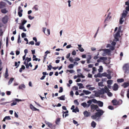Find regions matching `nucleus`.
Segmentation results:
<instances>
[{"label": "nucleus", "mask_w": 129, "mask_h": 129, "mask_svg": "<svg viewBox=\"0 0 129 129\" xmlns=\"http://www.w3.org/2000/svg\"><path fill=\"white\" fill-rule=\"evenodd\" d=\"M64 97V95H63L59 97H58L57 98L58 99H59L60 100H65Z\"/></svg>", "instance_id": "nucleus-28"}, {"label": "nucleus", "mask_w": 129, "mask_h": 129, "mask_svg": "<svg viewBox=\"0 0 129 129\" xmlns=\"http://www.w3.org/2000/svg\"><path fill=\"white\" fill-rule=\"evenodd\" d=\"M74 64H70L68 66V67L70 68H73Z\"/></svg>", "instance_id": "nucleus-42"}, {"label": "nucleus", "mask_w": 129, "mask_h": 129, "mask_svg": "<svg viewBox=\"0 0 129 129\" xmlns=\"http://www.w3.org/2000/svg\"><path fill=\"white\" fill-rule=\"evenodd\" d=\"M91 58V55H87V63H89L90 62V60Z\"/></svg>", "instance_id": "nucleus-12"}, {"label": "nucleus", "mask_w": 129, "mask_h": 129, "mask_svg": "<svg viewBox=\"0 0 129 129\" xmlns=\"http://www.w3.org/2000/svg\"><path fill=\"white\" fill-rule=\"evenodd\" d=\"M103 68L102 66H100V68L98 69V70L99 72H101L102 71Z\"/></svg>", "instance_id": "nucleus-34"}, {"label": "nucleus", "mask_w": 129, "mask_h": 129, "mask_svg": "<svg viewBox=\"0 0 129 129\" xmlns=\"http://www.w3.org/2000/svg\"><path fill=\"white\" fill-rule=\"evenodd\" d=\"M20 35H19V36L18 37V43H21V41L20 40Z\"/></svg>", "instance_id": "nucleus-56"}, {"label": "nucleus", "mask_w": 129, "mask_h": 129, "mask_svg": "<svg viewBox=\"0 0 129 129\" xmlns=\"http://www.w3.org/2000/svg\"><path fill=\"white\" fill-rule=\"evenodd\" d=\"M21 9V8L20 6H19L18 7V14L20 17H21L22 16V12L23 11Z\"/></svg>", "instance_id": "nucleus-5"}, {"label": "nucleus", "mask_w": 129, "mask_h": 129, "mask_svg": "<svg viewBox=\"0 0 129 129\" xmlns=\"http://www.w3.org/2000/svg\"><path fill=\"white\" fill-rule=\"evenodd\" d=\"M96 125V123L94 121H93L91 123V126L93 128H95V127Z\"/></svg>", "instance_id": "nucleus-22"}, {"label": "nucleus", "mask_w": 129, "mask_h": 129, "mask_svg": "<svg viewBox=\"0 0 129 129\" xmlns=\"http://www.w3.org/2000/svg\"><path fill=\"white\" fill-rule=\"evenodd\" d=\"M1 12L3 14H6L8 12V11L6 10V8H4L1 10Z\"/></svg>", "instance_id": "nucleus-21"}, {"label": "nucleus", "mask_w": 129, "mask_h": 129, "mask_svg": "<svg viewBox=\"0 0 129 129\" xmlns=\"http://www.w3.org/2000/svg\"><path fill=\"white\" fill-rule=\"evenodd\" d=\"M98 117L96 114L95 113L94 115H92L91 116V118L93 119H96Z\"/></svg>", "instance_id": "nucleus-31"}, {"label": "nucleus", "mask_w": 129, "mask_h": 129, "mask_svg": "<svg viewBox=\"0 0 129 129\" xmlns=\"http://www.w3.org/2000/svg\"><path fill=\"white\" fill-rule=\"evenodd\" d=\"M125 4L126 5H127L128 6L126 7V11H129V3L128 1L126 2H125Z\"/></svg>", "instance_id": "nucleus-18"}, {"label": "nucleus", "mask_w": 129, "mask_h": 129, "mask_svg": "<svg viewBox=\"0 0 129 129\" xmlns=\"http://www.w3.org/2000/svg\"><path fill=\"white\" fill-rule=\"evenodd\" d=\"M27 21L26 20L24 19L23 21L22 22V25H24L26 22Z\"/></svg>", "instance_id": "nucleus-52"}, {"label": "nucleus", "mask_w": 129, "mask_h": 129, "mask_svg": "<svg viewBox=\"0 0 129 129\" xmlns=\"http://www.w3.org/2000/svg\"><path fill=\"white\" fill-rule=\"evenodd\" d=\"M31 58H28V57H27L26 58L25 60H27V63H28V62H29V61L31 60Z\"/></svg>", "instance_id": "nucleus-44"}, {"label": "nucleus", "mask_w": 129, "mask_h": 129, "mask_svg": "<svg viewBox=\"0 0 129 129\" xmlns=\"http://www.w3.org/2000/svg\"><path fill=\"white\" fill-rule=\"evenodd\" d=\"M123 18L121 17L120 19L119 23L121 24H122L124 22V20H123Z\"/></svg>", "instance_id": "nucleus-36"}, {"label": "nucleus", "mask_w": 129, "mask_h": 129, "mask_svg": "<svg viewBox=\"0 0 129 129\" xmlns=\"http://www.w3.org/2000/svg\"><path fill=\"white\" fill-rule=\"evenodd\" d=\"M98 103L99 106L100 107H102L103 106V103L100 101H99L98 102Z\"/></svg>", "instance_id": "nucleus-26"}, {"label": "nucleus", "mask_w": 129, "mask_h": 129, "mask_svg": "<svg viewBox=\"0 0 129 129\" xmlns=\"http://www.w3.org/2000/svg\"><path fill=\"white\" fill-rule=\"evenodd\" d=\"M91 86V85H87L86 86V88L87 89H88L90 90H94L95 89V88L94 87H89H89Z\"/></svg>", "instance_id": "nucleus-14"}, {"label": "nucleus", "mask_w": 129, "mask_h": 129, "mask_svg": "<svg viewBox=\"0 0 129 129\" xmlns=\"http://www.w3.org/2000/svg\"><path fill=\"white\" fill-rule=\"evenodd\" d=\"M73 89H74L75 90H78V87L76 86H74L73 87Z\"/></svg>", "instance_id": "nucleus-55"}, {"label": "nucleus", "mask_w": 129, "mask_h": 129, "mask_svg": "<svg viewBox=\"0 0 129 129\" xmlns=\"http://www.w3.org/2000/svg\"><path fill=\"white\" fill-rule=\"evenodd\" d=\"M21 35L22 37V38H24V37H26V34L24 33H22L21 34Z\"/></svg>", "instance_id": "nucleus-43"}, {"label": "nucleus", "mask_w": 129, "mask_h": 129, "mask_svg": "<svg viewBox=\"0 0 129 129\" xmlns=\"http://www.w3.org/2000/svg\"><path fill=\"white\" fill-rule=\"evenodd\" d=\"M8 44V37H7L6 38V45L7 47Z\"/></svg>", "instance_id": "nucleus-53"}, {"label": "nucleus", "mask_w": 129, "mask_h": 129, "mask_svg": "<svg viewBox=\"0 0 129 129\" xmlns=\"http://www.w3.org/2000/svg\"><path fill=\"white\" fill-rule=\"evenodd\" d=\"M17 104V103L15 101H14L13 102L11 103V106H12L13 105H16Z\"/></svg>", "instance_id": "nucleus-48"}, {"label": "nucleus", "mask_w": 129, "mask_h": 129, "mask_svg": "<svg viewBox=\"0 0 129 129\" xmlns=\"http://www.w3.org/2000/svg\"><path fill=\"white\" fill-rule=\"evenodd\" d=\"M76 53L75 51V50H74L72 52V54L73 55H76Z\"/></svg>", "instance_id": "nucleus-61"}, {"label": "nucleus", "mask_w": 129, "mask_h": 129, "mask_svg": "<svg viewBox=\"0 0 129 129\" xmlns=\"http://www.w3.org/2000/svg\"><path fill=\"white\" fill-rule=\"evenodd\" d=\"M25 88V86L24 84H22L19 86V89H23V88Z\"/></svg>", "instance_id": "nucleus-23"}, {"label": "nucleus", "mask_w": 129, "mask_h": 129, "mask_svg": "<svg viewBox=\"0 0 129 129\" xmlns=\"http://www.w3.org/2000/svg\"><path fill=\"white\" fill-rule=\"evenodd\" d=\"M117 81L119 82H123L124 80L123 79H119L117 80Z\"/></svg>", "instance_id": "nucleus-40"}, {"label": "nucleus", "mask_w": 129, "mask_h": 129, "mask_svg": "<svg viewBox=\"0 0 129 129\" xmlns=\"http://www.w3.org/2000/svg\"><path fill=\"white\" fill-rule=\"evenodd\" d=\"M28 17L29 18V19L31 20L34 18V17H32L30 15H29L28 16Z\"/></svg>", "instance_id": "nucleus-58"}, {"label": "nucleus", "mask_w": 129, "mask_h": 129, "mask_svg": "<svg viewBox=\"0 0 129 129\" xmlns=\"http://www.w3.org/2000/svg\"><path fill=\"white\" fill-rule=\"evenodd\" d=\"M108 108L109 109L111 110H112L114 109L113 107L111 105H110L109 106H108Z\"/></svg>", "instance_id": "nucleus-46"}, {"label": "nucleus", "mask_w": 129, "mask_h": 129, "mask_svg": "<svg viewBox=\"0 0 129 129\" xmlns=\"http://www.w3.org/2000/svg\"><path fill=\"white\" fill-rule=\"evenodd\" d=\"M80 60V58H79L78 57H76L74 59V60L75 61H79Z\"/></svg>", "instance_id": "nucleus-64"}, {"label": "nucleus", "mask_w": 129, "mask_h": 129, "mask_svg": "<svg viewBox=\"0 0 129 129\" xmlns=\"http://www.w3.org/2000/svg\"><path fill=\"white\" fill-rule=\"evenodd\" d=\"M14 78H11L10 80H9V82H8V84L9 85L10 84H11L12 82L14 80Z\"/></svg>", "instance_id": "nucleus-35"}, {"label": "nucleus", "mask_w": 129, "mask_h": 129, "mask_svg": "<svg viewBox=\"0 0 129 129\" xmlns=\"http://www.w3.org/2000/svg\"><path fill=\"white\" fill-rule=\"evenodd\" d=\"M5 117L6 120H9L11 119L10 117L9 116H6Z\"/></svg>", "instance_id": "nucleus-62"}, {"label": "nucleus", "mask_w": 129, "mask_h": 129, "mask_svg": "<svg viewBox=\"0 0 129 129\" xmlns=\"http://www.w3.org/2000/svg\"><path fill=\"white\" fill-rule=\"evenodd\" d=\"M113 81L112 80H109L107 81V83L108 84L111 85L112 84Z\"/></svg>", "instance_id": "nucleus-27"}, {"label": "nucleus", "mask_w": 129, "mask_h": 129, "mask_svg": "<svg viewBox=\"0 0 129 129\" xmlns=\"http://www.w3.org/2000/svg\"><path fill=\"white\" fill-rule=\"evenodd\" d=\"M102 50H103L104 51V52L106 53H108L110 52V50L109 49H105L102 50L100 49L99 50V51H101Z\"/></svg>", "instance_id": "nucleus-16"}, {"label": "nucleus", "mask_w": 129, "mask_h": 129, "mask_svg": "<svg viewBox=\"0 0 129 129\" xmlns=\"http://www.w3.org/2000/svg\"><path fill=\"white\" fill-rule=\"evenodd\" d=\"M83 114L85 117H88L90 115V113L85 111L84 112Z\"/></svg>", "instance_id": "nucleus-11"}, {"label": "nucleus", "mask_w": 129, "mask_h": 129, "mask_svg": "<svg viewBox=\"0 0 129 129\" xmlns=\"http://www.w3.org/2000/svg\"><path fill=\"white\" fill-rule=\"evenodd\" d=\"M105 89L103 88L101 89L100 90H99V94H104L105 93H107V91H109V90L108 88L106 86H105Z\"/></svg>", "instance_id": "nucleus-2"}, {"label": "nucleus", "mask_w": 129, "mask_h": 129, "mask_svg": "<svg viewBox=\"0 0 129 129\" xmlns=\"http://www.w3.org/2000/svg\"><path fill=\"white\" fill-rule=\"evenodd\" d=\"M107 94L109 96H111L112 95V94L111 92H109V91H107Z\"/></svg>", "instance_id": "nucleus-32"}, {"label": "nucleus", "mask_w": 129, "mask_h": 129, "mask_svg": "<svg viewBox=\"0 0 129 129\" xmlns=\"http://www.w3.org/2000/svg\"><path fill=\"white\" fill-rule=\"evenodd\" d=\"M6 3L3 2H2L0 3V9L3 8L5 7Z\"/></svg>", "instance_id": "nucleus-8"}, {"label": "nucleus", "mask_w": 129, "mask_h": 129, "mask_svg": "<svg viewBox=\"0 0 129 129\" xmlns=\"http://www.w3.org/2000/svg\"><path fill=\"white\" fill-rule=\"evenodd\" d=\"M52 67V66L51 64L50 63V64L49 65V66H48V68L49 69H47V70H51V68Z\"/></svg>", "instance_id": "nucleus-49"}, {"label": "nucleus", "mask_w": 129, "mask_h": 129, "mask_svg": "<svg viewBox=\"0 0 129 129\" xmlns=\"http://www.w3.org/2000/svg\"><path fill=\"white\" fill-rule=\"evenodd\" d=\"M69 60L71 62H73L74 59L72 57H70L69 58Z\"/></svg>", "instance_id": "nucleus-54"}, {"label": "nucleus", "mask_w": 129, "mask_h": 129, "mask_svg": "<svg viewBox=\"0 0 129 129\" xmlns=\"http://www.w3.org/2000/svg\"><path fill=\"white\" fill-rule=\"evenodd\" d=\"M48 126L51 129H55V125H53L52 124L50 123H49Z\"/></svg>", "instance_id": "nucleus-19"}, {"label": "nucleus", "mask_w": 129, "mask_h": 129, "mask_svg": "<svg viewBox=\"0 0 129 129\" xmlns=\"http://www.w3.org/2000/svg\"><path fill=\"white\" fill-rule=\"evenodd\" d=\"M90 107L92 110H96L97 109L99 108L98 106L97 105L93 104L91 105Z\"/></svg>", "instance_id": "nucleus-7"}, {"label": "nucleus", "mask_w": 129, "mask_h": 129, "mask_svg": "<svg viewBox=\"0 0 129 129\" xmlns=\"http://www.w3.org/2000/svg\"><path fill=\"white\" fill-rule=\"evenodd\" d=\"M74 103L77 105H79V103L78 102L77 100H75L74 101Z\"/></svg>", "instance_id": "nucleus-47"}, {"label": "nucleus", "mask_w": 129, "mask_h": 129, "mask_svg": "<svg viewBox=\"0 0 129 129\" xmlns=\"http://www.w3.org/2000/svg\"><path fill=\"white\" fill-rule=\"evenodd\" d=\"M107 74L106 73H104L102 74V76H105L106 77Z\"/></svg>", "instance_id": "nucleus-63"}, {"label": "nucleus", "mask_w": 129, "mask_h": 129, "mask_svg": "<svg viewBox=\"0 0 129 129\" xmlns=\"http://www.w3.org/2000/svg\"><path fill=\"white\" fill-rule=\"evenodd\" d=\"M3 32L1 28H0V36H3Z\"/></svg>", "instance_id": "nucleus-60"}, {"label": "nucleus", "mask_w": 129, "mask_h": 129, "mask_svg": "<svg viewBox=\"0 0 129 129\" xmlns=\"http://www.w3.org/2000/svg\"><path fill=\"white\" fill-rule=\"evenodd\" d=\"M46 29V28L43 27V31L44 32V34L47 35H48L50 34V30L49 29H47V32L45 33V31Z\"/></svg>", "instance_id": "nucleus-6"}, {"label": "nucleus", "mask_w": 129, "mask_h": 129, "mask_svg": "<svg viewBox=\"0 0 129 129\" xmlns=\"http://www.w3.org/2000/svg\"><path fill=\"white\" fill-rule=\"evenodd\" d=\"M9 76L8 72V69L7 68H6V70L5 72V77L6 78Z\"/></svg>", "instance_id": "nucleus-29"}, {"label": "nucleus", "mask_w": 129, "mask_h": 129, "mask_svg": "<svg viewBox=\"0 0 129 129\" xmlns=\"http://www.w3.org/2000/svg\"><path fill=\"white\" fill-rule=\"evenodd\" d=\"M8 21V17L7 15H6L2 19V21L3 23L5 24L7 23Z\"/></svg>", "instance_id": "nucleus-4"}, {"label": "nucleus", "mask_w": 129, "mask_h": 129, "mask_svg": "<svg viewBox=\"0 0 129 129\" xmlns=\"http://www.w3.org/2000/svg\"><path fill=\"white\" fill-rule=\"evenodd\" d=\"M99 55V53H98L97 55L96 56H95L93 58L94 59L96 60L97 59L99 58V56H98Z\"/></svg>", "instance_id": "nucleus-51"}, {"label": "nucleus", "mask_w": 129, "mask_h": 129, "mask_svg": "<svg viewBox=\"0 0 129 129\" xmlns=\"http://www.w3.org/2000/svg\"><path fill=\"white\" fill-rule=\"evenodd\" d=\"M118 86L117 84L116 83L114 84L113 87V89L114 90L116 91L118 89Z\"/></svg>", "instance_id": "nucleus-15"}, {"label": "nucleus", "mask_w": 129, "mask_h": 129, "mask_svg": "<svg viewBox=\"0 0 129 129\" xmlns=\"http://www.w3.org/2000/svg\"><path fill=\"white\" fill-rule=\"evenodd\" d=\"M107 59V58L106 57H101L100 58V59H98L97 60V62H99L101 61V60H102L103 61H105Z\"/></svg>", "instance_id": "nucleus-9"}, {"label": "nucleus", "mask_w": 129, "mask_h": 129, "mask_svg": "<svg viewBox=\"0 0 129 129\" xmlns=\"http://www.w3.org/2000/svg\"><path fill=\"white\" fill-rule=\"evenodd\" d=\"M109 15H108L106 17V18L105 19V21H104L105 22L106 21L110 19V18H109Z\"/></svg>", "instance_id": "nucleus-59"}, {"label": "nucleus", "mask_w": 129, "mask_h": 129, "mask_svg": "<svg viewBox=\"0 0 129 129\" xmlns=\"http://www.w3.org/2000/svg\"><path fill=\"white\" fill-rule=\"evenodd\" d=\"M112 103L114 105H118V102H117L116 100H113L112 101Z\"/></svg>", "instance_id": "nucleus-17"}, {"label": "nucleus", "mask_w": 129, "mask_h": 129, "mask_svg": "<svg viewBox=\"0 0 129 129\" xmlns=\"http://www.w3.org/2000/svg\"><path fill=\"white\" fill-rule=\"evenodd\" d=\"M60 121V118H57L55 121V123L57 124H58L59 122Z\"/></svg>", "instance_id": "nucleus-33"}, {"label": "nucleus", "mask_w": 129, "mask_h": 129, "mask_svg": "<svg viewBox=\"0 0 129 129\" xmlns=\"http://www.w3.org/2000/svg\"><path fill=\"white\" fill-rule=\"evenodd\" d=\"M103 82H99L98 83V85L99 86H102L103 85Z\"/></svg>", "instance_id": "nucleus-57"}, {"label": "nucleus", "mask_w": 129, "mask_h": 129, "mask_svg": "<svg viewBox=\"0 0 129 129\" xmlns=\"http://www.w3.org/2000/svg\"><path fill=\"white\" fill-rule=\"evenodd\" d=\"M78 48L79 50L81 52H83L84 51V49L81 47L82 45H81L78 44Z\"/></svg>", "instance_id": "nucleus-13"}, {"label": "nucleus", "mask_w": 129, "mask_h": 129, "mask_svg": "<svg viewBox=\"0 0 129 129\" xmlns=\"http://www.w3.org/2000/svg\"><path fill=\"white\" fill-rule=\"evenodd\" d=\"M83 92L85 93L86 95H87L91 93V92L89 91L86 90H83Z\"/></svg>", "instance_id": "nucleus-24"}, {"label": "nucleus", "mask_w": 129, "mask_h": 129, "mask_svg": "<svg viewBox=\"0 0 129 129\" xmlns=\"http://www.w3.org/2000/svg\"><path fill=\"white\" fill-rule=\"evenodd\" d=\"M125 90L124 89L122 90L121 91V93H120V95L122 96V97H124V93Z\"/></svg>", "instance_id": "nucleus-30"}, {"label": "nucleus", "mask_w": 129, "mask_h": 129, "mask_svg": "<svg viewBox=\"0 0 129 129\" xmlns=\"http://www.w3.org/2000/svg\"><path fill=\"white\" fill-rule=\"evenodd\" d=\"M129 86V83L128 82H124L122 85L124 88H125Z\"/></svg>", "instance_id": "nucleus-20"}, {"label": "nucleus", "mask_w": 129, "mask_h": 129, "mask_svg": "<svg viewBox=\"0 0 129 129\" xmlns=\"http://www.w3.org/2000/svg\"><path fill=\"white\" fill-rule=\"evenodd\" d=\"M123 69L125 73V77L129 73V65L127 64H125L123 67Z\"/></svg>", "instance_id": "nucleus-1"}, {"label": "nucleus", "mask_w": 129, "mask_h": 129, "mask_svg": "<svg viewBox=\"0 0 129 129\" xmlns=\"http://www.w3.org/2000/svg\"><path fill=\"white\" fill-rule=\"evenodd\" d=\"M127 13L128 12L126 11H123V12L122 14V16L121 17L123 18H125L126 17Z\"/></svg>", "instance_id": "nucleus-10"}, {"label": "nucleus", "mask_w": 129, "mask_h": 129, "mask_svg": "<svg viewBox=\"0 0 129 129\" xmlns=\"http://www.w3.org/2000/svg\"><path fill=\"white\" fill-rule=\"evenodd\" d=\"M97 76L98 77H102V74L100 73H98L97 75Z\"/></svg>", "instance_id": "nucleus-50"}, {"label": "nucleus", "mask_w": 129, "mask_h": 129, "mask_svg": "<svg viewBox=\"0 0 129 129\" xmlns=\"http://www.w3.org/2000/svg\"><path fill=\"white\" fill-rule=\"evenodd\" d=\"M110 50H114L115 49V47L114 46H113L111 45L110 46Z\"/></svg>", "instance_id": "nucleus-45"}, {"label": "nucleus", "mask_w": 129, "mask_h": 129, "mask_svg": "<svg viewBox=\"0 0 129 129\" xmlns=\"http://www.w3.org/2000/svg\"><path fill=\"white\" fill-rule=\"evenodd\" d=\"M81 105L84 108H85L86 107L87 104L86 103H83L81 104Z\"/></svg>", "instance_id": "nucleus-39"}, {"label": "nucleus", "mask_w": 129, "mask_h": 129, "mask_svg": "<svg viewBox=\"0 0 129 129\" xmlns=\"http://www.w3.org/2000/svg\"><path fill=\"white\" fill-rule=\"evenodd\" d=\"M78 85L79 86V88L80 89L82 88H84V86H83V85L82 84L80 83H77Z\"/></svg>", "instance_id": "nucleus-25"}, {"label": "nucleus", "mask_w": 129, "mask_h": 129, "mask_svg": "<svg viewBox=\"0 0 129 129\" xmlns=\"http://www.w3.org/2000/svg\"><path fill=\"white\" fill-rule=\"evenodd\" d=\"M63 90V88L62 87H60L59 88V92L61 93L62 92Z\"/></svg>", "instance_id": "nucleus-41"}, {"label": "nucleus", "mask_w": 129, "mask_h": 129, "mask_svg": "<svg viewBox=\"0 0 129 129\" xmlns=\"http://www.w3.org/2000/svg\"><path fill=\"white\" fill-rule=\"evenodd\" d=\"M120 31L118 30L115 34V36L116 37H118L120 36Z\"/></svg>", "instance_id": "nucleus-38"}, {"label": "nucleus", "mask_w": 129, "mask_h": 129, "mask_svg": "<svg viewBox=\"0 0 129 129\" xmlns=\"http://www.w3.org/2000/svg\"><path fill=\"white\" fill-rule=\"evenodd\" d=\"M106 77H107L108 79H111L112 78V77L110 74H107Z\"/></svg>", "instance_id": "nucleus-37"}, {"label": "nucleus", "mask_w": 129, "mask_h": 129, "mask_svg": "<svg viewBox=\"0 0 129 129\" xmlns=\"http://www.w3.org/2000/svg\"><path fill=\"white\" fill-rule=\"evenodd\" d=\"M96 111L98 112L95 113L98 117H100L102 116L104 112L102 110H96Z\"/></svg>", "instance_id": "nucleus-3"}]
</instances>
